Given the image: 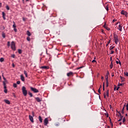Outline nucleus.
<instances>
[{
    "mask_svg": "<svg viewBox=\"0 0 128 128\" xmlns=\"http://www.w3.org/2000/svg\"><path fill=\"white\" fill-rule=\"evenodd\" d=\"M126 121V118H124L123 120H122V122L123 123H124Z\"/></svg>",
    "mask_w": 128,
    "mask_h": 128,
    "instance_id": "nucleus-42",
    "label": "nucleus"
},
{
    "mask_svg": "<svg viewBox=\"0 0 128 128\" xmlns=\"http://www.w3.org/2000/svg\"><path fill=\"white\" fill-rule=\"evenodd\" d=\"M16 25L14 22V25L12 26L13 28H14H14H16Z\"/></svg>",
    "mask_w": 128,
    "mask_h": 128,
    "instance_id": "nucleus-29",
    "label": "nucleus"
},
{
    "mask_svg": "<svg viewBox=\"0 0 128 128\" xmlns=\"http://www.w3.org/2000/svg\"><path fill=\"white\" fill-rule=\"evenodd\" d=\"M2 38H6V34H5V33H2Z\"/></svg>",
    "mask_w": 128,
    "mask_h": 128,
    "instance_id": "nucleus-28",
    "label": "nucleus"
},
{
    "mask_svg": "<svg viewBox=\"0 0 128 128\" xmlns=\"http://www.w3.org/2000/svg\"><path fill=\"white\" fill-rule=\"evenodd\" d=\"M122 27H123V26L122 24H120V22H119V26L117 28L118 30L122 32Z\"/></svg>",
    "mask_w": 128,
    "mask_h": 128,
    "instance_id": "nucleus-5",
    "label": "nucleus"
},
{
    "mask_svg": "<svg viewBox=\"0 0 128 128\" xmlns=\"http://www.w3.org/2000/svg\"><path fill=\"white\" fill-rule=\"evenodd\" d=\"M109 74H110V72H108V70H107V72H106V80H108Z\"/></svg>",
    "mask_w": 128,
    "mask_h": 128,
    "instance_id": "nucleus-8",
    "label": "nucleus"
},
{
    "mask_svg": "<svg viewBox=\"0 0 128 128\" xmlns=\"http://www.w3.org/2000/svg\"><path fill=\"white\" fill-rule=\"evenodd\" d=\"M22 92L24 96H27L28 90L26 89V87H24V86H22Z\"/></svg>",
    "mask_w": 128,
    "mask_h": 128,
    "instance_id": "nucleus-1",
    "label": "nucleus"
},
{
    "mask_svg": "<svg viewBox=\"0 0 128 128\" xmlns=\"http://www.w3.org/2000/svg\"><path fill=\"white\" fill-rule=\"evenodd\" d=\"M120 22H117V23H116V24H119V25H120Z\"/></svg>",
    "mask_w": 128,
    "mask_h": 128,
    "instance_id": "nucleus-62",
    "label": "nucleus"
},
{
    "mask_svg": "<svg viewBox=\"0 0 128 128\" xmlns=\"http://www.w3.org/2000/svg\"><path fill=\"white\" fill-rule=\"evenodd\" d=\"M105 8H106V10H107V12H108V10H109V8H108V6H106V7H105Z\"/></svg>",
    "mask_w": 128,
    "mask_h": 128,
    "instance_id": "nucleus-36",
    "label": "nucleus"
},
{
    "mask_svg": "<svg viewBox=\"0 0 128 128\" xmlns=\"http://www.w3.org/2000/svg\"><path fill=\"white\" fill-rule=\"evenodd\" d=\"M118 42H120V41H119V40L118 39V36H117V38H116V44H118Z\"/></svg>",
    "mask_w": 128,
    "mask_h": 128,
    "instance_id": "nucleus-22",
    "label": "nucleus"
},
{
    "mask_svg": "<svg viewBox=\"0 0 128 128\" xmlns=\"http://www.w3.org/2000/svg\"><path fill=\"white\" fill-rule=\"evenodd\" d=\"M96 62V60L94 58V60H92V62Z\"/></svg>",
    "mask_w": 128,
    "mask_h": 128,
    "instance_id": "nucleus-53",
    "label": "nucleus"
},
{
    "mask_svg": "<svg viewBox=\"0 0 128 128\" xmlns=\"http://www.w3.org/2000/svg\"><path fill=\"white\" fill-rule=\"evenodd\" d=\"M103 90H104V84L103 85Z\"/></svg>",
    "mask_w": 128,
    "mask_h": 128,
    "instance_id": "nucleus-54",
    "label": "nucleus"
},
{
    "mask_svg": "<svg viewBox=\"0 0 128 128\" xmlns=\"http://www.w3.org/2000/svg\"><path fill=\"white\" fill-rule=\"evenodd\" d=\"M106 94L107 96L108 97L109 96V90H107L106 92Z\"/></svg>",
    "mask_w": 128,
    "mask_h": 128,
    "instance_id": "nucleus-24",
    "label": "nucleus"
},
{
    "mask_svg": "<svg viewBox=\"0 0 128 128\" xmlns=\"http://www.w3.org/2000/svg\"><path fill=\"white\" fill-rule=\"evenodd\" d=\"M18 52H19V54H22V50L21 49H18Z\"/></svg>",
    "mask_w": 128,
    "mask_h": 128,
    "instance_id": "nucleus-34",
    "label": "nucleus"
},
{
    "mask_svg": "<svg viewBox=\"0 0 128 128\" xmlns=\"http://www.w3.org/2000/svg\"><path fill=\"white\" fill-rule=\"evenodd\" d=\"M12 66H13V67H14V66H15V65L14 64H12Z\"/></svg>",
    "mask_w": 128,
    "mask_h": 128,
    "instance_id": "nucleus-61",
    "label": "nucleus"
},
{
    "mask_svg": "<svg viewBox=\"0 0 128 128\" xmlns=\"http://www.w3.org/2000/svg\"><path fill=\"white\" fill-rule=\"evenodd\" d=\"M73 75V72H69L67 73L66 76L70 77V76Z\"/></svg>",
    "mask_w": 128,
    "mask_h": 128,
    "instance_id": "nucleus-10",
    "label": "nucleus"
},
{
    "mask_svg": "<svg viewBox=\"0 0 128 128\" xmlns=\"http://www.w3.org/2000/svg\"><path fill=\"white\" fill-rule=\"evenodd\" d=\"M2 18H3L4 20H6V14H5L4 12H2Z\"/></svg>",
    "mask_w": 128,
    "mask_h": 128,
    "instance_id": "nucleus-14",
    "label": "nucleus"
},
{
    "mask_svg": "<svg viewBox=\"0 0 128 128\" xmlns=\"http://www.w3.org/2000/svg\"><path fill=\"white\" fill-rule=\"evenodd\" d=\"M114 52L113 51V50H112L110 51V54H114Z\"/></svg>",
    "mask_w": 128,
    "mask_h": 128,
    "instance_id": "nucleus-50",
    "label": "nucleus"
},
{
    "mask_svg": "<svg viewBox=\"0 0 128 128\" xmlns=\"http://www.w3.org/2000/svg\"><path fill=\"white\" fill-rule=\"evenodd\" d=\"M114 46H110V50H112L114 49Z\"/></svg>",
    "mask_w": 128,
    "mask_h": 128,
    "instance_id": "nucleus-39",
    "label": "nucleus"
},
{
    "mask_svg": "<svg viewBox=\"0 0 128 128\" xmlns=\"http://www.w3.org/2000/svg\"><path fill=\"white\" fill-rule=\"evenodd\" d=\"M3 79L4 80V81H6V79L5 77H3Z\"/></svg>",
    "mask_w": 128,
    "mask_h": 128,
    "instance_id": "nucleus-56",
    "label": "nucleus"
},
{
    "mask_svg": "<svg viewBox=\"0 0 128 128\" xmlns=\"http://www.w3.org/2000/svg\"><path fill=\"white\" fill-rule=\"evenodd\" d=\"M116 64H121V62L120 61H116Z\"/></svg>",
    "mask_w": 128,
    "mask_h": 128,
    "instance_id": "nucleus-43",
    "label": "nucleus"
},
{
    "mask_svg": "<svg viewBox=\"0 0 128 128\" xmlns=\"http://www.w3.org/2000/svg\"><path fill=\"white\" fill-rule=\"evenodd\" d=\"M24 74H25L26 77H28V74L26 70H24Z\"/></svg>",
    "mask_w": 128,
    "mask_h": 128,
    "instance_id": "nucleus-18",
    "label": "nucleus"
},
{
    "mask_svg": "<svg viewBox=\"0 0 128 128\" xmlns=\"http://www.w3.org/2000/svg\"><path fill=\"white\" fill-rule=\"evenodd\" d=\"M40 68L41 69H50V66H41Z\"/></svg>",
    "mask_w": 128,
    "mask_h": 128,
    "instance_id": "nucleus-7",
    "label": "nucleus"
},
{
    "mask_svg": "<svg viewBox=\"0 0 128 128\" xmlns=\"http://www.w3.org/2000/svg\"><path fill=\"white\" fill-rule=\"evenodd\" d=\"M104 98H106V93H104Z\"/></svg>",
    "mask_w": 128,
    "mask_h": 128,
    "instance_id": "nucleus-51",
    "label": "nucleus"
},
{
    "mask_svg": "<svg viewBox=\"0 0 128 128\" xmlns=\"http://www.w3.org/2000/svg\"><path fill=\"white\" fill-rule=\"evenodd\" d=\"M38 120H39V121H40V123H42V118L41 116H38Z\"/></svg>",
    "mask_w": 128,
    "mask_h": 128,
    "instance_id": "nucleus-17",
    "label": "nucleus"
},
{
    "mask_svg": "<svg viewBox=\"0 0 128 128\" xmlns=\"http://www.w3.org/2000/svg\"><path fill=\"white\" fill-rule=\"evenodd\" d=\"M106 87L108 86L109 84H108V80H106Z\"/></svg>",
    "mask_w": 128,
    "mask_h": 128,
    "instance_id": "nucleus-27",
    "label": "nucleus"
},
{
    "mask_svg": "<svg viewBox=\"0 0 128 128\" xmlns=\"http://www.w3.org/2000/svg\"><path fill=\"white\" fill-rule=\"evenodd\" d=\"M6 82H8L6 80V81L5 80V81H4V82H3V85H4V89L5 88H6Z\"/></svg>",
    "mask_w": 128,
    "mask_h": 128,
    "instance_id": "nucleus-13",
    "label": "nucleus"
},
{
    "mask_svg": "<svg viewBox=\"0 0 128 128\" xmlns=\"http://www.w3.org/2000/svg\"><path fill=\"white\" fill-rule=\"evenodd\" d=\"M36 100L38 102H42V100L38 97H36Z\"/></svg>",
    "mask_w": 128,
    "mask_h": 128,
    "instance_id": "nucleus-11",
    "label": "nucleus"
},
{
    "mask_svg": "<svg viewBox=\"0 0 128 128\" xmlns=\"http://www.w3.org/2000/svg\"><path fill=\"white\" fill-rule=\"evenodd\" d=\"M112 67H113V62H111V64L110 66V69H112Z\"/></svg>",
    "mask_w": 128,
    "mask_h": 128,
    "instance_id": "nucleus-25",
    "label": "nucleus"
},
{
    "mask_svg": "<svg viewBox=\"0 0 128 128\" xmlns=\"http://www.w3.org/2000/svg\"><path fill=\"white\" fill-rule=\"evenodd\" d=\"M13 86H14V88H16L18 87V85L16 84H14Z\"/></svg>",
    "mask_w": 128,
    "mask_h": 128,
    "instance_id": "nucleus-26",
    "label": "nucleus"
},
{
    "mask_svg": "<svg viewBox=\"0 0 128 128\" xmlns=\"http://www.w3.org/2000/svg\"><path fill=\"white\" fill-rule=\"evenodd\" d=\"M30 88L31 90H32V92H34V93H38L39 92L38 90H37L36 88H33V87H30Z\"/></svg>",
    "mask_w": 128,
    "mask_h": 128,
    "instance_id": "nucleus-4",
    "label": "nucleus"
},
{
    "mask_svg": "<svg viewBox=\"0 0 128 128\" xmlns=\"http://www.w3.org/2000/svg\"><path fill=\"white\" fill-rule=\"evenodd\" d=\"M120 79L122 80V82H123L125 80L124 78V77H122V76H120Z\"/></svg>",
    "mask_w": 128,
    "mask_h": 128,
    "instance_id": "nucleus-21",
    "label": "nucleus"
},
{
    "mask_svg": "<svg viewBox=\"0 0 128 128\" xmlns=\"http://www.w3.org/2000/svg\"><path fill=\"white\" fill-rule=\"evenodd\" d=\"M20 79L22 80V82H24L25 78L24 75L22 74L20 75Z\"/></svg>",
    "mask_w": 128,
    "mask_h": 128,
    "instance_id": "nucleus-12",
    "label": "nucleus"
},
{
    "mask_svg": "<svg viewBox=\"0 0 128 128\" xmlns=\"http://www.w3.org/2000/svg\"><path fill=\"white\" fill-rule=\"evenodd\" d=\"M32 116L31 115H29V118L30 120L31 121V122H34V112H32Z\"/></svg>",
    "mask_w": 128,
    "mask_h": 128,
    "instance_id": "nucleus-3",
    "label": "nucleus"
},
{
    "mask_svg": "<svg viewBox=\"0 0 128 128\" xmlns=\"http://www.w3.org/2000/svg\"><path fill=\"white\" fill-rule=\"evenodd\" d=\"M6 8L8 10H10V7H9V6L8 5H6Z\"/></svg>",
    "mask_w": 128,
    "mask_h": 128,
    "instance_id": "nucleus-35",
    "label": "nucleus"
},
{
    "mask_svg": "<svg viewBox=\"0 0 128 128\" xmlns=\"http://www.w3.org/2000/svg\"><path fill=\"white\" fill-rule=\"evenodd\" d=\"M28 94H29L30 97H32V96H33L32 93V92H28Z\"/></svg>",
    "mask_w": 128,
    "mask_h": 128,
    "instance_id": "nucleus-32",
    "label": "nucleus"
},
{
    "mask_svg": "<svg viewBox=\"0 0 128 128\" xmlns=\"http://www.w3.org/2000/svg\"><path fill=\"white\" fill-rule=\"evenodd\" d=\"M123 84H118V86H122Z\"/></svg>",
    "mask_w": 128,
    "mask_h": 128,
    "instance_id": "nucleus-47",
    "label": "nucleus"
},
{
    "mask_svg": "<svg viewBox=\"0 0 128 128\" xmlns=\"http://www.w3.org/2000/svg\"><path fill=\"white\" fill-rule=\"evenodd\" d=\"M116 22V20H113L112 22Z\"/></svg>",
    "mask_w": 128,
    "mask_h": 128,
    "instance_id": "nucleus-57",
    "label": "nucleus"
},
{
    "mask_svg": "<svg viewBox=\"0 0 128 128\" xmlns=\"http://www.w3.org/2000/svg\"><path fill=\"white\" fill-rule=\"evenodd\" d=\"M117 36H118V34H114V40L115 41V43H116V40Z\"/></svg>",
    "mask_w": 128,
    "mask_h": 128,
    "instance_id": "nucleus-15",
    "label": "nucleus"
},
{
    "mask_svg": "<svg viewBox=\"0 0 128 128\" xmlns=\"http://www.w3.org/2000/svg\"><path fill=\"white\" fill-rule=\"evenodd\" d=\"M14 31L15 32H17V31H18V30H17V28H16V26H15V28H14Z\"/></svg>",
    "mask_w": 128,
    "mask_h": 128,
    "instance_id": "nucleus-33",
    "label": "nucleus"
},
{
    "mask_svg": "<svg viewBox=\"0 0 128 128\" xmlns=\"http://www.w3.org/2000/svg\"><path fill=\"white\" fill-rule=\"evenodd\" d=\"M2 3L0 2V8H2Z\"/></svg>",
    "mask_w": 128,
    "mask_h": 128,
    "instance_id": "nucleus-55",
    "label": "nucleus"
},
{
    "mask_svg": "<svg viewBox=\"0 0 128 128\" xmlns=\"http://www.w3.org/2000/svg\"><path fill=\"white\" fill-rule=\"evenodd\" d=\"M83 66H80V67H77L76 70H79L80 69H81L82 68Z\"/></svg>",
    "mask_w": 128,
    "mask_h": 128,
    "instance_id": "nucleus-30",
    "label": "nucleus"
},
{
    "mask_svg": "<svg viewBox=\"0 0 128 128\" xmlns=\"http://www.w3.org/2000/svg\"><path fill=\"white\" fill-rule=\"evenodd\" d=\"M106 30H110V28L106 26Z\"/></svg>",
    "mask_w": 128,
    "mask_h": 128,
    "instance_id": "nucleus-41",
    "label": "nucleus"
},
{
    "mask_svg": "<svg viewBox=\"0 0 128 128\" xmlns=\"http://www.w3.org/2000/svg\"><path fill=\"white\" fill-rule=\"evenodd\" d=\"M27 34L28 36H31L30 32L29 30L27 31Z\"/></svg>",
    "mask_w": 128,
    "mask_h": 128,
    "instance_id": "nucleus-23",
    "label": "nucleus"
},
{
    "mask_svg": "<svg viewBox=\"0 0 128 128\" xmlns=\"http://www.w3.org/2000/svg\"><path fill=\"white\" fill-rule=\"evenodd\" d=\"M104 27L106 29V23H105V24H104Z\"/></svg>",
    "mask_w": 128,
    "mask_h": 128,
    "instance_id": "nucleus-46",
    "label": "nucleus"
},
{
    "mask_svg": "<svg viewBox=\"0 0 128 128\" xmlns=\"http://www.w3.org/2000/svg\"><path fill=\"white\" fill-rule=\"evenodd\" d=\"M124 75L126 76H128V72H124Z\"/></svg>",
    "mask_w": 128,
    "mask_h": 128,
    "instance_id": "nucleus-49",
    "label": "nucleus"
},
{
    "mask_svg": "<svg viewBox=\"0 0 128 128\" xmlns=\"http://www.w3.org/2000/svg\"><path fill=\"white\" fill-rule=\"evenodd\" d=\"M110 40H109V41L108 42V44H110Z\"/></svg>",
    "mask_w": 128,
    "mask_h": 128,
    "instance_id": "nucleus-60",
    "label": "nucleus"
},
{
    "mask_svg": "<svg viewBox=\"0 0 128 128\" xmlns=\"http://www.w3.org/2000/svg\"><path fill=\"white\" fill-rule=\"evenodd\" d=\"M105 115L106 116L108 117V112H106V113H105Z\"/></svg>",
    "mask_w": 128,
    "mask_h": 128,
    "instance_id": "nucleus-40",
    "label": "nucleus"
},
{
    "mask_svg": "<svg viewBox=\"0 0 128 128\" xmlns=\"http://www.w3.org/2000/svg\"><path fill=\"white\" fill-rule=\"evenodd\" d=\"M121 14H122L123 15H125V16H127L128 13L127 12H125L124 10H122Z\"/></svg>",
    "mask_w": 128,
    "mask_h": 128,
    "instance_id": "nucleus-9",
    "label": "nucleus"
},
{
    "mask_svg": "<svg viewBox=\"0 0 128 128\" xmlns=\"http://www.w3.org/2000/svg\"><path fill=\"white\" fill-rule=\"evenodd\" d=\"M4 92H5V94H7V92H8V90H7L6 86V88H4Z\"/></svg>",
    "mask_w": 128,
    "mask_h": 128,
    "instance_id": "nucleus-20",
    "label": "nucleus"
},
{
    "mask_svg": "<svg viewBox=\"0 0 128 128\" xmlns=\"http://www.w3.org/2000/svg\"><path fill=\"white\" fill-rule=\"evenodd\" d=\"M10 48L14 51L16 50V44L14 43V41H12L11 42Z\"/></svg>",
    "mask_w": 128,
    "mask_h": 128,
    "instance_id": "nucleus-2",
    "label": "nucleus"
},
{
    "mask_svg": "<svg viewBox=\"0 0 128 128\" xmlns=\"http://www.w3.org/2000/svg\"><path fill=\"white\" fill-rule=\"evenodd\" d=\"M4 58H3V57H1L0 59V62H4Z\"/></svg>",
    "mask_w": 128,
    "mask_h": 128,
    "instance_id": "nucleus-31",
    "label": "nucleus"
},
{
    "mask_svg": "<svg viewBox=\"0 0 128 128\" xmlns=\"http://www.w3.org/2000/svg\"><path fill=\"white\" fill-rule=\"evenodd\" d=\"M60 125V124H56V126H59Z\"/></svg>",
    "mask_w": 128,
    "mask_h": 128,
    "instance_id": "nucleus-64",
    "label": "nucleus"
},
{
    "mask_svg": "<svg viewBox=\"0 0 128 128\" xmlns=\"http://www.w3.org/2000/svg\"><path fill=\"white\" fill-rule=\"evenodd\" d=\"M121 120H122V118L118 120V121H121Z\"/></svg>",
    "mask_w": 128,
    "mask_h": 128,
    "instance_id": "nucleus-63",
    "label": "nucleus"
},
{
    "mask_svg": "<svg viewBox=\"0 0 128 128\" xmlns=\"http://www.w3.org/2000/svg\"><path fill=\"white\" fill-rule=\"evenodd\" d=\"M98 92H99L100 94H101V92H100V88H99V89L98 90Z\"/></svg>",
    "mask_w": 128,
    "mask_h": 128,
    "instance_id": "nucleus-45",
    "label": "nucleus"
},
{
    "mask_svg": "<svg viewBox=\"0 0 128 128\" xmlns=\"http://www.w3.org/2000/svg\"><path fill=\"white\" fill-rule=\"evenodd\" d=\"M4 102L7 104H10V100H4Z\"/></svg>",
    "mask_w": 128,
    "mask_h": 128,
    "instance_id": "nucleus-16",
    "label": "nucleus"
},
{
    "mask_svg": "<svg viewBox=\"0 0 128 128\" xmlns=\"http://www.w3.org/2000/svg\"><path fill=\"white\" fill-rule=\"evenodd\" d=\"M126 110H128V103H127L126 105Z\"/></svg>",
    "mask_w": 128,
    "mask_h": 128,
    "instance_id": "nucleus-48",
    "label": "nucleus"
},
{
    "mask_svg": "<svg viewBox=\"0 0 128 128\" xmlns=\"http://www.w3.org/2000/svg\"><path fill=\"white\" fill-rule=\"evenodd\" d=\"M125 106H126V104H125V105H124V106L123 107L122 110L121 111L122 114H124V113Z\"/></svg>",
    "mask_w": 128,
    "mask_h": 128,
    "instance_id": "nucleus-19",
    "label": "nucleus"
},
{
    "mask_svg": "<svg viewBox=\"0 0 128 128\" xmlns=\"http://www.w3.org/2000/svg\"><path fill=\"white\" fill-rule=\"evenodd\" d=\"M22 20H23L24 22H26V18H23Z\"/></svg>",
    "mask_w": 128,
    "mask_h": 128,
    "instance_id": "nucleus-58",
    "label": "nucleus"
},
{
    "mask_svg": "<svg viewBox=\"0 0 128 128\" xmlns=\"http://www.w3.org/2000/svg\"><path fill=\"white\" fill-rule=\"evenodd\" d=\"M7 46H10V41H8V44H7Z\"/></svg>",
    "mask_w": 128,
    "mask_h": 128,
    "instance_id": "nucleus-37",
    "label": "nucleus"
},
{
    "mask_svg": "<svg viewBox=\"0 0 128 128\" xmlns=\"http://www.w3.org/2000/svg\"><path fill=\"white\" fill-rule=\"evenodd\" d=\"M118 89H120V87H118L116 90H118Z\"/></svg>",
    "mask_w": 128,
    "mask_h": 128,
    "instance_id": "nucleus-59",
    "label": "nucleus"
},
{
    "mask_svg": "<svg viewBox=\"0 0 128 128\" xmlns=\"http://www.w3.org/2000/svg\"><path fill=\"white\" fill-rule=\"evenodd\" d=\"M20 84V80H18V82H17V84Z\"/></svg>",
    "mask_w": 128,
    "mask_h": 128,
    "instance_id": "nucleus-44",
    "label": "nucleus"
},
{
    "mask_svg": "<svg viewBox=\"0 0 128 128\" xmlns=\"http://www.w3.org/2000/svg\"><path fill=\"white\" fill-rule=\"evenodd\" d=\"M27 40H28V41H30V38L29 36H28V38H27Z\"/></svg>",
    "mask_w": 128,
    "mask_h": 128,
    "instance_id": "nucleus-38",
    "label": "nucleus"
},
{
    "mask_svg": "<svg viewBox=\"0 0 128 128\" xmlns=\"http://www.w3.org/2000/svg\"><path fill=\"white\" fill-rule=\"evenodd\" d=\"M48 123V118H46L44 120V125L47 126Z\"/></svg>",
    "mask_w": 128,
    "mask_h": 128,
    "instance_id": "nucleus-6",
    "label": "nucleus"
},
{
    "mask_svg": "<svg viewBox=\"0 0 128 128\" xmlns=\"http://www.w3.org/2000/svg\"><path fill=\"white\" fill-rule=\"evenodd\" d=\"M12 58H15V54H12Z\"/></svg>",
    "mask_w": 128,
    "mask_h": 128,
    "instance_id": "nucleus-52",
    "label": "nucleus"
}]
</instances>
